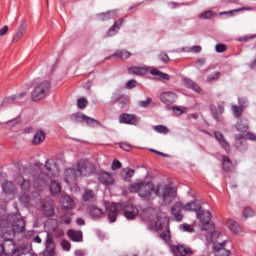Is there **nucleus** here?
I'll return each mask as SVG.
<instances>
[{"label":"nucleus","mask_w":256,"mask_h":256,"mask_svg":"<svg viewBox=\"0 0 256 256\" xmlns=\"http://www.w3.org/2000/svg\"><path fill=\"white\" fill-rule=\"evenodd\" d=\"M225 245H227V241H223L221 243H215L213 245V251L215 256H230L231 251L225 249Z\"/></svg>","instance_id":"15"},{"label":"nucleus","mask_w":256,"mask_h":256,"mask_svg":"<svg viewBox=\"0 0 256 256\" xmlns=\"http://www.w3.org/2000/svg\"><path fill=\"white\" fill-rule=\"evenodd\" d=\"M130 56H131V52L127 50H118L112 55V57H118L119 59H122V61L129 59Z\"/></svg>","instance_id":"35"},{"label":"nucleus","mask_w":256,"mask_h":256,"mask_svg":"<svg viewBox=\"0 0 256 256\" xmlns=\"http://www.w3.org/2000/svg\"><path fill=\"white\" fill-rule=\"evenodd\" d=\"M179 229H180V231H183L184 233H194L195 232V228H193V226H191L187 223L181 224L179 226Z\"/></svg>","instance_id":"43"},{"label":"nucleus","mask_w":256,"mask_h":256,"mask_svg":"<svg viewBox=\"0 0 256 256\" xmlns=\"http://www.w3.org/2000/svg\"><path fill=\"white\" fill-rule=\"evenodd\" d=\"M26 96H27V92L24 91L16 95L6 97L4 98L2 105H13V103H21V101H23V97H26Z\"/></svg>","instance_id":"16"},{"label":"nucleus","mask_w":256,"mask_h":256,"mask_svg":"<svg viewBox=\"0 0 256 256\" xmlns=\"http://www.w3.org/2000/svg\"><path fill=\"white\" fill-rule=\"evenodd\" d=\"M236 130L239 133H247L249 131V121L247 119H242L235 125Z\"/></svg>","instance_id":"29"},{"label":"nucleus","mask_w":256,"mask_h":256,"mask_svg":"<svg viewBox=\"0 0 256 256\" xmlns=\"http://www.w3.org/2000/svg\"><path fill=\"white\" fill-rule=\"evenodd\" d=\"M158 59L160 61H162V63H164L165 65H167V63H169V61H171V58H169V55H167V53H165V52H161L158 55Z\"/></svg>","instance_id":"49"},{"label":"nucleus","mask_w":256,"mask_h":256,"mask_svg":"<svg viewBox=\"0 0 256 256\" xmlns=\"http://www.w3.org/2000/svg\"><path fill=\"white\" fill-rule=\"evenodd\" d=\"M106 211L110 223H115V221H117V216L120 211H122L124 217L128 221H133V219H136L137 215H139V209L132 204L123 205L121 203H113L106 207Z\"/></svg>","instance_id":"2"},{"label":"nucleus","mask_w":256,"mask_h":256,"mask_svg":"<svg viewBox=\"0 0 256 256\" xmlns=\"http://www.w3.org/2000/svg\"><path fill=\"white\" fill-rule=\"evenodd\" d=\"M15 181L21 187L22 191H31V181L23 178L21 175L16 176Z\"/></svg>","instance_id":"23"},{"label":"nucleus","mask_w":256,"mask_h":256,"mask_svg":"<svg viewBox=\"0 0 256 256\" xmlns=\"http://www.w3.org/2000/svg\"><path fill=\"white\" fill-rule=\"evenodd\" d=\"M120 149H123V151H131V146L129 143L121 142L119 143Z\"/></svg>","instance_id":"64"},{"label":"nucleus","mask_w":256,"mask_h":256,"mask_svg":"<svg viewBox=\"0 0 256 256\" xmlns=\"http://www.w3.org/2000/svg\"><path fill=\"white\" fill-rule=\"evenodd\" d=\"M21 123V118H14L12 120H9L6 122V125H10L11 127H15L16 125H19Z\"/></svg>","instance_id":"60"},{"label":"nucleus","mask_w":256,"mask_h":256,"mask_svg":"<svg viewBox=\"0 0 256 256\" xmlns=\"http://www.w3.org/2000/svg\"><path fill=\"white\" fill-rule=\"evenodd\" d=\"M151 101H153V99L147 98L146 100L139 101L138 105L139 107H143L144 109H146V107H149V105H151Z\"/></svg>","instance_id":"55"},{"label":"nucleus","mask_w":256,"mask_h":256,"mask_svg":"<svg viewBox=\"0 0 256 256\" xmlns=\"http://www.w3.org/2000/svg\"><path fill=\"white\" fill-rule=\"evenodd\" d=\"M77 168H67L64 171V181L68 185H73L81 175H84V177H91L92 173L88 172L87 169L89 167L87 166V160H80L77 162Z\"/></svg>","instance_id":"3"},{"label":"nucleus","mask_w":256,"mask_h":256,"mask_svg":"<svg viewBox=\"0 0 256 256\" xmlns=\"http://www.w3.org/2000/svg\"><path fill=\"white\" fill-rule=\"evenodd\" d=\"M128 189L130 193H138L143 201H152L153 193L157 191L151 182L134 183L130 185Z\"/></svg>","instance_id":"4"},{"label":"nucleus","mask_w":256,"mask_h":256,"mask_svg":"<svg viewBox=\"0 0 256 256\" xmlns=\"http://www.w3.org/2000/svg\"><path fill=\"white\" fill-rule=\"evenodd\" d=\"M216 53H225L227 51V46L225 44H217L215 46Z\"/></svg>","instance_id":"56"},{"label":"nucleus","mask_w":256,"mask_h":256,"mask_svg":"<svg viewBox=\"0 0 256 256\" xmlns=\"http://www.w3.org/2000/svg\"><path fill=\"white\" fill-rule=\"evenodd\" d=\"M121 167H122L121 162L117 159H114L111 165L112 171H117V169H121Z\"/></svg>","instance_id":"58"},{"label":"nucleus","mask_w":256,"mask_h":256,"mask_svg":"<svg viewBox=\"0 0 256 256\" xmlns=\"http://www.w3.org/2000/svg\"><path fill=\"white\" fill-rule=\"evenodd\" d=\"M50 193L51 195H60L61 194V184L59 182L53 180L50 183Z\"/></svg>","instance_id":"32"},{"label":"nucleus","mask_w":256,"mask_h":256,"mask_svg":"<svg viewBox=\"0 0 256 256\" xmlns=\"http://www.w3.org/2000/svg\"><path fill=\"white\" fill-rule=\"evenodd\" d=\"M159 99L164 105H173L177 101V94L173 91H166L160 93Z\"/></svg>","instance_id":"10"},{"label":"nucleus","mask_w":256,"mask_h":256,"mask_svg":"<svg viewBox=\"0 0 256 256\" xmlns=\"http://www.w3.org/2000/svg\"><path fill=\"white\" fill-rule=\"evenodd\" d=\"M235 144L237 150H239L241 153H244V151H247V140H245V134H236L235 136Z\"/></svg>","instance_id":"17"},{"label":"nucleus","mask_w":256,"mask_h":256,"mask_svg":"<svg viewBox=\"0 0 256 256\" xmlns=\"http://www.w3.org/2000/svg\"><path fill=\"white\" fill-rule=\"evenodd\" d=\"M89 215L94 221L101 219V217H103V210L97 208L96 206H90Z\"/></svg>","instance_id":"28"},{"label":"nucleus","mask_w":256,"mask_h":256,"mask_svg":"<svg viewBox=\"0 0 256 256\" xmlns=\"http://www.w3.org/2000/svg\"><path fill=\"white\" fill-rule=\"evenodd\" d=\"M98 181L105 187H111V185H115V178L108 172L101 171L98 173Z\"/></svg>","instance_id":"12"},{"label":"nucleus","mask_w":256,"mask_h":256,"mask_svg":"<svg viewBox=\"0 0 256 256\" xmlns=\"http://www.w3.org/2000/svg\"><path fill=\"white\" fill-rule=\"evenodd\" d=\"M172 110L174 111L175 115L179 117V115H183V113H187V108L183 106H174L172 107Z\"/></svg>","instance_id":"46"},{"label":"nucleus","mask_w":256,"mask_h":256,"mask_svg":"<svg viewBox=\"0 0 256 256\" xmlns=\"http://www.w3.org/2000/svg\"><path fill=\"white\" fill-rule=\"evenodd\" d=\"M118 17L119 15L117 14V10H110L98 14V19L100 21H109V19H117Z\"/></svg>","instance_id":"24"},{"label":"nucleus","mask_w":256,"mask_h":256,"mask_svg":"<svg viewBox=\"0 0 256 256\" xmlns=\"http://www.w3.org/2000/svg\"><path fill=\"white\" fill-rule=\"evenodd\" d=\"M244 139L245 140H249V141H256V135L251 133V132H247L245 135H244Z\"/></svg>","instance_id":"63"},{"label":"nucleus","mask_w":256,"mask_h":256,"mask_svg":"<svg viewBox=\"0 0 256 256\" xmlns=\"http://www.w3.org/2000/svg\"><path fill=\"white\" fill-rule=\"evenodd\" d=\"M181 211H185V205L179 201L175 202L171 207V214L176 221H183V214H181Z\"/></svg>","instance_id":"13"},{"label":"nucleus","mask_w":256,"mask_h":256,"mask_svg":"<svg viewBox=\"0 0 256 256\" xmlns=\"http://www.w3.org/2000/svg\"><path fill=\"white\" fill-rule=\"evenodd\" d=\"M227 225L232 233H239V224L235 220H229Z\"/></svg>","instance_id":"40"},{"label":"nucleus","mask_w":256,"mask_h":256,"mask_svg":"<svg viewBox=\"0 0 256 256\" xmlns=\"http://www.w3.org/2000/svg\"><path fill=\"white\" fill-rule=\"evenodd\" d=\"M45 169L48 172V174L41 171L33 179V187L36 191H43V189L47 187V185H49V182L51 181V176L52 177L59 176V166L57 165V162H55V160L53 159L46 160Z\"/></svg>","instance_id":"1"},{"label":"nucleus","mask_w":256,"mask_h":256,"mask_svg":"<svg viewBox=\"0 0 256 256\" xmlns=\"http://www.w3.org/2000/svg\"><path fill=\"white\" fill-rule=\"evenodd\" d=\"M61 247L64 251H71V242H69L67 240H62Z\"/></svg>","instance_id":"57"},{"label":"nucleus","mask_w":256,"mask_h":256,"mask_svg":"<svg viewBox=\"0 0 256 256\" xmlns=\"http://www.w3.org/2000/svg\"><path fill=\"white\" fill-rule=\"evenodd\" d=\"M24 33L25 32H23L21 30H17V32L14 34L13 39H12L13 43L19 41V39H21V37H23Z\"/></svg>","instance_id":"61"},{"label":"nucleus","mask_w":256,"mask_h":256,"mask_svg":"<svg viewBox=\"0 0 256 256\" xmlns=\"http://www.w3.org/2000/svg\"><path fill=\"white\" fill-rule=\"evenodd\" d=\"M88 104H89V101H87V98L82 97L77 100L78 109H85V107H87Z\"/></svg>","instance_id":"47"},{"label":"nucleus","mask_w":256,"mask_h":256,"mask_svg":"<svg viewBox=\"0 0 256 256\" xmlns=\"http://www.w3.org/2000/svg\"><path fill=\"white\" fill-rule=\"evenodd\" d=\"M16 217V215L8 216L6 221H8L9 225L6 227V229H9V227H11L14 233H25V219L20 218L14 220V222L9 221V219H15Z\"/></svg>","instance_id":"8"},{"label":"nucleus","mask_w":256,"mask_h":256,"mask_svg":"<svg viewBox=\"0 0 256 256\" xmlns=\"http://www.w3.org/2000/svg\"><path fill=\"white\" fill-rule=\"evenodd\" d=\"M155 195L161 199L164 205H171L177 198V187L165 184L162 188H156Z\"/></svg>","instance_id":"5"},{"label":"nucleus","mask_w":256,"mask_h":256,"mask_svg":"<svg viewBox=\"0 0 256 256\" xmlns=\"http://www.w3.org/2000/svg\"><path fill=\"white\" fill-rule=\"evenodd\" d=\"M70 121H72V123H86V125L90 127H99V125H101V122L97 119L91 118L81 112L70 115Z\"/></svg>","instance_id":"7"},{"label":"nucleus","mask_w":256,"mask_h":256,"mask_svg":"<svg viewBox=\"0 0 256 256\" xmlns=\"http://www.w3.org/2000/svg\"><path fill=\"white\" fill-rule=\"evenodd\" d=\"M67 235L71 241L74 243H81L83 241V232L82 231H75V230H68Z\"/></svg>","instance_id":"25"},{"label":"nucleus","mask_w":256,"mask_h":256,"mask_svg":"<svg viewBox=\"0 0 256 256\" xmlns=\"http://www.w3.org/2000/svg\"><path fill=\"white\" fill-rule=\"evenodd\" d=\"M7 245L8 247H10V251H12V253H17L13 240L8 239L5 241L4 244H0V256L11 255V253H9V250H7Z\"/></svg>","instance_id":"19"},{"label":"nucleus","mask_w":256,"mask_h":256,"mask_svg":"<svg viewBox=\"0 0 256 256\" xmlns=\"http://www.w3.org/2000/svg\"><path fill=\"white\" fill-rule=\"evenodd\" d=\"M93 197H95V193L93 192V190L88 189L83 194L82 199H83V201H91V199H93Z\"/></svg>","instance_id":"44"},{"label":"nucleus","mask_w":256,"mask_h":256,"mask_svg":"<svg viewBox=\"0 0 256 256\" xmlns=\"http://www.w3.org/2000/svg\"><path fill=\"white\" fill-rule=\"evenodd\" d=\"M231 111H232L233 117H235L236 119H239V117H241V115H243V111H245V108L243 105L237 106V105L233 104L231 106Z\"/></svg>","instance_id":"33"},{"label":"nucleus","mask_w":256,"mask_h":256,"mask_svg":"<svg viewBox=\"0 0 256 256\" xmlns=\"http://www.w3.org/2000/svg\"><path fill=\"white\" fill-rule=\"evenodd\" d=\"M137 87V80H129L126 83V89H135Z\"/></svg>","instance_id":"62"},{"label":"nucleus","mask_w":256,"mask_h":256,"mask_svg":"<svg viewBox=\"0 0 256 256\" xmlns=\"http://www.w3.org/2000/svg\"><path fill=\"white\" fill-rule=\"evenodd\" d=\"M42 214L44 217H53L55 215V210L53 209V206L50 205H42Z\"/></svg>","instance_id":"36"},{"label":"nucleus","mask_w":256,"mask_h":256,"mask_svg":"<svg viewBox=\"0 0 256 256\" xmlns=\"http://www.w3.org/2000/svg\"><path fill=\"white\" fill-rule=\"evenodd\" d=\"M214 137L216 141H218L219 145L226 151V153H229L231 151V146L229 145V142L225 139V136L219 131H214Z\"/></svg>","instance_id":"18"},{"label":"nucleus","mask_w":256,"mask_h":256,"mask_svg":"<svg viewBox=\"0 0 256 256\" xmlns=\"http://www.w3.org/2000/svg\"><path fill=\"white\" fill-rule=\"evenodd\" d=\"M210 111L212 113V117L216 119L219 122H221V119H219V113L217 112V107L215 105L210 106Z\"/></svg>","instance_id":"52"},{"label":"nucleus","mask_w":256,"mask_h":256,"mask_svg":"<svg viewBox=\"0 0 256 256\" xmlns=\"http://www.w3.org/2000/svg\"><path fill=\"white\" fill-rule=\"evenodd\" d=\"M123 23H125V20L123 18H120L114 22V24L110 27V29L107 32V37H113L116 33H119V29L123 27Z\"/></svg>","instance_id":"20"},{"label":"nucleus","mask_w":256,"mask_h":256,"mask_svg":"<svg viewBox=\"0 0 256 256\" xmlns=\"http://www.w3.org/2000/svg\"><path fill=\"white\" fill-rule=\"evenodd\" d=\"M250 10H251V8L242 7V8H237L234 10L220 12L219 15H230V17H234L235 13H241V11H250Z\"/></svg>","instance_id":"38"},{"label":"nucleus","mask_w":256,"mask_h":256,"mask_svg":"<svg viewBox=\"0 0 256 256\" xmlns=\"http://www.w3.org/2000/svg\"><path fill=\"white\" fill-rule=\"evenodd\" d=\"M55 245V241H53V237H51V234H47V239H46V249L53 248Z\"/></svg>","instance_id":"50"},{"label":"nucleus","mask_w":256,"mask_h":256,"mask_svg":"<svg viewBox=\"0 0 256 256\" xmlns=\"http://www.w3.org/2000/svg\"><path fill=\"white\" fill-rule=\"evenodd\" d=\"M184 211H194L198 215L201 211V204L197 201L188 202L184 205Z\"/></svg>","instance_id":"26"},{"label":"nucleus","mask_w":256,"mask_h":256,"mask_svg":"<svg viewBox=\"0 0 256 256\" xmlns=\"http://www.w3.org/2000/svg\"><path fill=\"white\" fill-rule=\"evenodd\" d=\"M71 217H73V213L67 212L62 215V221L65 225H71Z\"/></svg>","instance_id":"48"},{"label":"nucleus","mask_w":256,"mask_h":256,"mask_svg":"<svg viewBox=\"0 0 256 256\" xmlns=\"http://www.w3.org/2000/svg\"><path fill=\"white\" fill-rule=\"evenodd\" d=\"M121 103L122 105H127V103H129V99L127 98V96H120L118 99L115 100H110V103L112 105H115V103Z\"/></svg>","instance_id":"45"},{"label":"nucleus","mask_w":256,"mask_h":256,"mask_svg":"<svg viewBox=\"0 0 256 256\" xmlns=\"http://www.w3.org/2000/svg\"><path fill=\"white\" fill-rule=\"evenodd\" d=\"M220 75H221V72H219V71H216V72L208 75V77H207L208 83H211V81H217V79H219Z\"/></svg>","instance_id":"51"},{"label":"nucleus","mask_w":256,"mask_h":256,"mask_svg":"<svg viewBox=\"0 0 256 256\" xmlns=\"http://www.w3.org/2000/svg\"><path fill=\"white\" fill-rule=\"evenodd\" d=\"M160 237L164 241H171V231L169 230V228L165 232H162L160 234Z\"/></svg>","instance_id":"54"},{"label":"nucleus","mask_w":256,"mask_h":256,"mask_svg":"<svg viewBox=\"0 0 256 256\" xmlns=\"http://www.w3.org/2000/svg\"><path fill=\"white\" fill-rule=\"evenodd\" d=\"M233 163L231 162V159L228 158V156L222 157V169L225 173L231 172V167Z\"/></svg>","instance_id":"34"},{"label":"nucleus","mask_w":256,"mask_h":256,"mask_svg":"<svg viewBox=\"0 0 256 256\" xmlns=\"http://www.w3.org/2000/svg\"><path fill=\"white\" fill-rule=\"evenodd\" d=\"M128 73H130V75H139L140 77H143V75L147 73V70L143 67L133 66L128 68Z\"/></svg>","instance_id":"31"},{"label":"nucleus","mask_w":256,"mask_h":256,"mask_svg":"<svg viewBox=\"0 0 256 256\" xmlns=\"http://www.w3.org/2000/svg\"><path fill=\"white\" fill-rule=\"evenodd\" d=\"M154 227L156 231H163L165 224L161 221V218H157Z\"/></svg>","instance_id":"53"},{"label":"nucleus","mask_w":256,"mask_h":256,"mask_svg":"<svg viewBox=\"0 0 256 256\" xmlns=\"http://www.w3.org/2000/svg\"><path fill=\"white\" fill-rule=\"evenodd\" d=\"M183 83L185 87H187V89H192V91H195V93H198L199 95L203 93V90H201V87L199 86V84H197V82L189 78H184Z\"/></svg>","instance_id":"22"},{"label":"nucleus","mask_w":256,"mask_h":256,"mask_svg":"<svg viewBox=\"0 0 256 256\" xmlns=\"http://www.w3.org/2000/svg\"><path fill=\"white\" fill-rule=\"evenodd\" d=\"M150 75H154L155 77H160V79H164V81H169V74L159 71L158 69H151Z\"/></svg>","instance_id":"37"},{"label":"nucleus","mask_w":256,"mask_h":256,"mask_svg":"<svg viewBox=\"0 0 256 256\" xmlns=\"http://www.w3.org/2000/svg\"><path fill=\"white\" fill-rule=\"evenodd\" d=\"M61 204H62V208L67 211L69 209H73V205H75V202L73 201V198H71V196L64 195L61 198Z\"/></svg>","instance_id":"27"},{"label":"nucleus","mask_w":256,"mask_h":256,"mask_svg":"<svg viewBox=\"0 0 256 256\" xmlns=\"http://www.w3.org/2000/svg\"><path fill=\"white\" fill-rule=\"evenodd\" d=\"M2 191L5 193V195H15V193H17V187H15V183L5 181L2 183Z\"/></svg>","instance_id":"21"},{"label":"nucleus","mask_w":256,"mask_h":256,"mask_svg":"<svg viewBox=\"0 0 256 256\" xmlns=\"http://www.w3.org/2000/svg\"><path fill=\"white\" fill-rule=\"evenodd\" d=\"M253 215H255V212H253L251 208L249 207L245 208L243 212V217H245V219H248V217H253Z\"/></svg>","instance_id":"59"},{"label":"nucleus","mask_w":256,"mask_h":256,"mask_svg":"<svg viewBox=\"0 0 256 256\" xmlns=\"http://www.w3.org/2000/svg\"><path fill=\"white\" fill-rule=\"evenodd\" d=\"M216 13L213 12V10H206L199 14V19H213L215 17Z\"/></svg>","instance_id":"39"},{"label":"nucleus","mask_w":256,"mask_h":256,"mask_svg":"<svg viewBox=\"0 0 256 256\" xmlns=\"http://www.w3.org/2000/svg\"><path fill=\"white\" fill-rule=\"evenodd\" d=\"M119 123L123 125H137L139 123V117L135 114L122 113L119 116Z\"/></svg>","instance_id":"11"},{"label":"nucleus","mask_w":256,"mask_h":256,"mask_svg":"<svg viewBox=\"0 0 256 256\" xmlns=\"http://www.w3.org/2000/svg\"><path fill=\"white\" fill-rule=\"evenodd\" d=\"M51 90V82L45 80L42 82H34L33 90L31 92L32 101H41L45 99L47 95H49V91Z\"/></svg>","instance_id":"6"},{"label":"nucleus","mask_w":256,"mask_h":256,"mask_svg":"<svg viewBox=\"0 0 256 256\" xmlns=\"http://www.w3.org/2000/svg\"><path fill=\"white\" fill-rule=\"evenodd\" d=\"M170 250L174 256L193 255V249H191V247L185 246L183 244L171 245Z\"/></svg>","instance_id":"9"},{"label":"nucleus","mask_w":256,"mask_h":256,"mask_svg":"<svg viewBox=\"0 0 256 256\" xmlns=\"http://www.w3.org/2000/svg\"><path fill=\"white\" fill-rule=\"evenodd\" d=\"M156 133H160L161 135H167L169 133V128L165 125H156L153 127Z\"/></svg>","instance_id":"42"},{"label":"nucleus","mask_w":256,"mask_h":256,"mask_svg":"<svg viewBox=\"0 0 256 256\" xmlns=\"http://www.w3.org/2000/svg\"><path fill=\"white\" fill-rule=\"evenodd\" d=\"M197 217L202 224V230L207 231V225L211 223V212L208 210H200Z\"/></svg>","instance_id":"14"},{"label":"nucleus","mask_w":256,"mask_h":256,"mask_svg":"<svg viewBox=\"0 0 256 256\" xmlns=\"http://www.w3.org/2000/svg\"><path fill=\"white\" fill-rule=\"evenodd\" d=\"M19 201L22 203V205H24V207H29V203H31V196L23 193L20 195Z\"/></svg>","instance_id":"41"},{"label":"nucleus","mask_w":256,"mask_h":256,"mask_svg":"<svg viewBox=\"0 0 256 256\" xmlns=\"http://www.w3.org/2000/svg\"><path fill=\"white\" fill-rule=\"evenodd\" d=\"M45 141V132L37 131L32 139V145H41Z\"/></svg>","instance_id":"30"}]
</instances>
